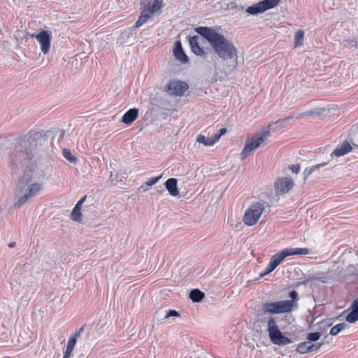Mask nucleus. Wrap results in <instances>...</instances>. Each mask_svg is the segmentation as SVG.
Returning a JSON list of instances; mask_svg holds the SVG:
<instances>
[{"mask_svg":"<svg viewBox=\"0 0 358 358\" xmlns=\"http://www.w3.org/2000/svg\"><path fill=\"white\" fill-rule=\"evenodd\" d=\"M37 146L36 138L34 136H24L17 141L14 150L12 152L10 161L13 169L24 171V176L18 182L15 196L17 201L16 207H20L29 199L36 196L42 189L43 183L34 181L32 171L34 152Z\"/></svg>","mask_w":358,"mask_h":358,"instance_id":"nucleus-1","label":"nucleus"},{"mask_svg":"<svg viewBox=\"0 0 358 358\" xmlns=\"http://www.w3.org/2000/svg\"><path fill=\"white\" fill-rule=\"evenodd\" d=\"M195 31L207 40L213 50L222 59H237V50L234 45L213 28L198 27L195 28Z\"/></svg>","mask_w":358,"mask_h":358,"instance_id":"nucleus-2","label":"nucleus"},{"mask_svg":"<svg viewBox=\"0 0 358 358\" xmlns=\"http://www.w3.org/2000/svg\"><path fill=\"white\" fill-rule=\"evenodd\" d=\"M269 136L270 128L268 126L262 128L259 132L255 134L250 139H248L241 153V160H245L250 156L253 151L257 149Z\"/></svg>","mask_w":358,"mask_h":358,"instance_id":"nucleus-3","label":"nucleus"},{"mask_svg":"<svg viewBox=\"0 0 358 358\" xmlns=\"http://www.w3.org/2000/svg\"><path fill=\"white\" fill-rule=\"evenodd\" d=\"M271 342L276 345L283 346L292 342V339L283 335L278 327L276 318L269 316L267 319V329Z\"/></svg>","mask_w":358,"mask_h":358,"instance_id":"nucleus-4","label":"nucleus"},{"mask_svg":"<svg viewBox=\"0 0 358 358\" xmlns=\"http://www.w3.org/2000/svg\"><path fill=\"white\" fill-rule=\"evenodd\" d=\"M297 303L289 300L278 301L275 302H265L262 304V311L264 314H282L292 312L296 308Z\"/></svg>","mask_w":358,"mask_h":358,"instance_id":"nucleus-5","label":"nucleus"},{"mask_svg":"<svg viewBox=\"0 0 358 358\" xmlns=\"http://www.w3.org/2000/svg\"><path fill=\"white\" fill-rule=\"evenodd\" d=\"M268 204L264 201L252 203L245 210L243 216V222L248 226L255 224L260 217V215L266 210Z\"/></svg>","mask_w":358,"mask_h":358,"instance_id":"nucleus-6","label":"nucleus"},{"mask_svg":"<svg viewBox=\"0 0 358 358\" xmlns=\"http://www.w3.org/2000/svg\"><path fill=\"white\" fill-rule=\"evenodd\" d=\"M310 249L306 248H285L278 253L273 255L270 259L269 264L275 268L285 257L290 255H308L310 254Z\"/></svg>","mask_w":358,"mask_h":358,"instance_id":"nucleus-7","label":"nucleus"},{"mask_svg":"<svg viewBox=\"0 0 358 358\" xmlns=\"http://www.w3.org/2000/svg\"><path fill=\"white\" fill-rule=\"evenodd\" d=\"M280 0H262L245 9V12L250 15H257L275 8Z\"/></svg>","mask_w":358,"mask_h":358,"instance_id":"nucleus-8","label":"nucleus"},{"mask_svg":"<svg viewBox=\"0 0 358 358\" xmlns=\"http://www.w3.org/2000/svg\"><path fill=\"white\" fill-rule=\"evenodd\" d=\"M188 88L189 85L185 82L171 80L166 85L165 91L171 96H182Z\"/></svg>","mask_w":358,"mask_h":358,"instance_id":"nucleus-9","label":"nucleus"},{"mask_svg":"<svg viewBox=\"0 0 358 358\" xmlns=\"http://www.w3.org/2000/svg\"><path fill=\"white\" fill-rule=\"evenodd\" d=\"M32 38H36L41 45V50L43 54H48L50 50L51 45V33L41 30L38 34H33L31 35Z\"/></svg>","mask_w":358,"mask_h":358,"instance_id":"nucleus-10","label":"nucleus"},{"mask_svg":"<svg viewBox=\"0 0 358 358\" xmlns=\"http://www.w3.org/2000/svg\"><path fill=\"white\" fill-rule=\"evenodd\" d=\"M294 186L293 180L288 177L278 179L275 182V189L277 194H284L287 193Z\"/></svg>","mask_w":358,"mask_h":358,"instance_id":"nucleus-11","label":"nucleus"},{"mask_svg":"<svg viewBox=\"0 0 358 358\" xmlns=\"http://www.w3.org/2000/svg\"><path fill=\"white\" fill-rule=\"evenodd\" d=\"M201 38L200 36L196 35L192 37H189V43L191 47L192 52L196 55L200 56L202 58L207 59V53L204 51L203 48L200 45V41Z\"/></svg>","mask_w":358,"mask_h":358,"instance_id":"nucleus-12","label":"nucleus"},{"mask_svg":"<svg viewBox=\"0 0 358 358\" xmlns=\"http://www.w3.org/2000/svg\"><path fill=\"white\" fill-rule=\"evenodd\" d=\"M141 5L143 9L149 12L156 13L163 7L162 0H141Z\"/></svg>","mask_w":358,"mask_h":358,"instance_id":"nucleus-13","label":"nucleus"},{"mask_svg":"<svg viewBox=\"0 0 358 358\" xmlns=\"http://www.w3.org/2000/svg\"><path fill=\"white\" fill-rule=\"evenodd\" d=\"M345 320L349 323L358 321V296L352 301L351 311L345 317Z\"/></svg>","mask_w":358,"mask_h":358,"instance_id":"nucleus-14","label":"nucleus"},{"mask_svg":"<svg viewBox=\"0 0 358 358\" xmlns=\"http://www.w3.org/2000/svg\"><path fill=\"white\" fill-rule=\"evenodd\" d=\"M173 54L176 59L180 61L182 64H186L188 62V57L185 53L180 41H177L176 43Z\"/></svg>","mask_w":358,"mask_h":358,"instance_id":"nucleus-15","label":"nucleus"},{"mask_svg":"<svg viewBox=\"0 0 358 358\" xmlns=\"http://www.w3.org/2000/svg\"><path fill=\"white\" fill-rule=\"evenodd\" d=\"M352 150L350 144L348 141H343L341 144L338 145L336 149L333 151L332 155L336 157L343 156Z\"/></svg>","mask_w":358,"mask_h":358,"instance_id":"nucleus-16","label":"nucleus"},{"mask_svg":"<svg viewBox=\"0 0 358 358\" xmlns=\"http://www.w3.org/2000/svg\"><path fill=\"white\" fill-rule=\"evenodd\" d=\"M87 196H83L76 204L75 207L73 208L71 217L74 221H80L82 217L81 213V208L82 205L84 203V201L86 199Z\"/></svg>","mask_w":358,"mask_h":358,"instance_id":"nucleus-17","label":"nucleus"},{"mask_svg":"<svg viewBox=\"0 0 358 358\" xmlns=\"http://www.w3.org/2000/svg\"><path fill=\"white\" fill-rule=\"evenodd\" d=\"M177 179L174 178H169L164 183L165 187L166 188L169 193L173 196H177L179 194V192L177 187Z\"/></svg>","mask_w":358,"mask_h":358,"instance_id":"nucleus-18","label":"nucleus"},{"mask_svg":"<svg viewBox=\"0 0 358 358\" xmlns=\"http://www.w3.org/2000/svg\"><path fill=\"white\" fill-rule=\"evenodd\" d=\"M138 110L137 108H131L127 110L122 118V122L126 124H131L138 117Z\"/></svg>","mask_w":358,"mask_h":358,"instance_id":"nucleus-19","label":"nucleus"},{"mask_svg":"<svg viewBox=\"0 0 358 358\" xmlns=\"http://www.w3.org/2000/svg\"><path fill=\"white\" fill-rule=\"evenodd\" d=\"M155 13L149 12L145 10H142L140 14V16L136 23L134 24V28H139L141 26H143L144 24H145L149 19L151 17L152 15Z\"/></svg>","mask_w":358,"mask_h":358,"instance_id":"nucleus-20","label":"nucleus"},{"mask_svg":"<svg viewBox=\"0 0 358 358\" xmlns=\"http://www.w3.org/2000/svg\"><path fill=\"white\" fill-rule=\"evenodd\" d=\"M205 294L203 292L199 290V289H194L190 291L189 297V299L195 303H198L201 301V300L204 298Z\"/></svg>","mask_w":358,"mask_h":358,"instance_id":"nucleus-21","label":"nucleus"},{"mask_svg":"<svg viewBox=\"0 0 358 358\" xmlns=\"http://www.w3.org/2000/svg\"><path fill=\"white\" fill-rule=\"evenodd\" d=\"M76 341L74 336H70L63 358H69L76 345Z\"/></svg>","mask_w":358,"mask_h":358,"instance_id":"nucleus-22","label":"nucleus"},{"mask_svg":"<svg viewBox=\"0 0 358 358\" xmlns=\"http://www.w3.org/2000/svg\"><path fill=\"white\" fill-rule=\"evenodd\" d=\"M349 136L352 144L356 147H358V124L353 125L351 127Z\"/></svg>","mask_w":358,"mask_h":358,"instance_id":"nucleus-23","label":"nucleus"},{"mask_svg":"<svg viewBox=\"0 0 358 358\" xmlns=\"http://www.w3.org/2000/svg\"><path fill=\"white\" fill-rule=\"evenodd\" d=\"M310 341H305L300 343L296 348V350L300 354H306L308 352H310Z\"/></svg>","mask_w":358,"mask_h":358,"instance_id":"nucleus-24","label":"nucleus"},{"mask_svg":"<svg viewBox=\"0 0 358 358\" xmlns=\"http://www.w3.org/2000/svg\"><path fill=\"white\" fill-rule=\"evenodd\" d=\"M327 164V162L320 163L316 165L307 167L303 171V174L305 177L309 176L313 172L315 171L316 170L320 169V168H322L325 166Z\"/></svg>","mask_w":358,"mask_h":358,"instance_id":"nucleus-25","label":"nucleus"},{"mask_svg":"<svg viewBox=\"0 0 358 358\" xmlns=\"http://www.w3.org/2000/svg\"><path fill=\"white\" fill-rule=\"evenodd\" d=\"M196 141L203 144L206 146H212L215 144V141L212 140L211 138H206L202 134H199L196 138Z\"/></svg>","mask_w":358,"mask_h":358,"instance_id":"nucleus-26","label":"nucleus"},{"mask_svg":"<svg viewBox=\"0 0 358 358\" xmlns=\"http://www.w3.org/2000/svg\"><path fill=\"white\" fill-rule=\"evenodd\" d=\"M161 178H162V176H159L151 178L150 180L145 182V183L144 185H141L138 188V190L139 191H141V190H143V191L148 190V187H150V186L155 185V183H157L160 180Z\"/></svg>","mask_w":358,"mask_h":358,"instance_id":"nucleus-27","label":"nucleus"},{"mask_svg":"<svg viewBox=\"0 0 358 358\" xmlns=\"http://www.w3.org/2000/svg\"><path fill=\"white\" fill-rule=\"evenodd\" d=\"M64 157L71 163L75 164L77 162V158L72 155L70 150L64 148L62 150Z\"/></svg>","mask_w":358,"mask_h":358,"instance_id":"nucleus-28","label":"nucleus"},{"mask_svg":"<svg viewBox=\"0 0 358 358\" xmlns=\"http://www.w3.org/2000/svg\"><path fill=\"white\" fill-rule=\"evenodd\" d=\"M345 327V323H341L334 326L331 329L329 334L332 336L337 335L339 332H341Z\"/></svg>","mask_w":358,"mask_h":358,"instance_id":"nucleus-29","label":"nucleus"},{"mask_svg":"<svg viewBox=\"0 0 358 358\" xmlns=\"http://www.w3.org/2000/svg\"><path fill=\"white\" fill-rule=\"evenodd\" d=\"M303 38H304V32L302 30H299L294 36L295 45L296 46L301 45Z\"/></svg>","mask_w":358,"mask_h":358,"instance_id":"nucleus-30","label":"nucleus"},{"mask_svg":"<svg viewBox=\"0 0 358 358\" xmlns=\"http://www.w3.org/2000/svg\"><path fill=\"white\" fill-rule=\"evenodd\" d=\"M322 113V110L320 108L311 110L310 111L305 112L299 115V117L302 116H314V115H320Z\"/></svg>","mask_w":358,"mask_h":358,"instance_id":"nucleus-31","label":"nucleus"},{"mask_svg":"<svg viewBox=\"0 0 358 358\" xmlns=\"http://www.w3.org/2000/svg\"><path fill=\"white\" fill-rule=\"evenodd\" d=\"M320 336H321V334L320 332L310 333V334H308V335H307V339H308V341H310V342L317 341L320 339Z\"/></svg>","mask_w":358,"mask_h":358,"instance_id":"nucleus-32","label":"nucleus"},{"mask_svg":"<svg viewBox=\"0 0 358 358\" xmlns=\"http://www.w3.org/2000/svg\"><path fill=\"white\" fill-rule=\"evenodd\" d=\"M323 342H321V343H312L310 342V352H315V351H317L318 350L320 347L323 345Z\"/></svg>","mask_w":358,"mask_h":358,"instance_id":"nucleus-33","label":"nucleus"},{"mask_svg":"<svg viewBox=\"0 0 358 358\" xmlns=\"http://www.w3.org/2000/svg\"><path fill=\"white\" fill-rule=\"evenodd\" d=\"M179 316V313L175 310H169L166 315H165V318H167V317H178Z\"/></svg>","mask_w":358,"mask_h":358,"instance_id":"nucleus-34","label":"nucleus"},{"mask_svg":"<svg viewBox=\"0 0 358 358\" xmlns=\"http://www.w3.org/2000/svg\"><path fill=\"white\" fill-rule=\"evenodd\" d=\"M289 296L291 298L290 301H294V300L298 299V293L295 290H292L289 293Z\"/></svg>","mask_w":358,"mask_h":358,"instance_id":"nucleus-35","label":"nucleus"},{"mask_svg":"<svg viewBox=\"0 0 358 358\" xmlns=\"http://www.w3.org/2000/svg\"><path fill=\"white\" fill-rule=\"evenodd\" d=\"M84 329H85V326L81 327L80 329L76 330L75 331V333L73 335H71V336H74L75 339L76 341L77 337H78L82 334V332L84 331Z\"/></svg>","mask_w":358,"mask_h":358,"instance_id":"nucleus-36","label":"nucleus"},{"mask_svg":"<svg viewBox=\"0 0 358 358\" xmlns=\"http://www.w3.org/2000/svg\"><path fill=\"white\" fill-rule=\"evenodd\" d=\"M289 169L295 173H298L300 171V166L299 164H294L289 166Z\"/></svg>","mask_w":358,"mask_h":358,"instance_id":"nucleus-37","label":"nucleus"},{"mask_svg":"<svg viewBox=\"0 0 358 358\" xmlns=\"http://www.w3.org/2000/svg\"><path fill=\"white\" fill-rule=\"evenodd\" d=\"M348 45L351 47L357 48H358V41H349Z\"/></svg>","mask_w":358,"mask_h":358,"instance_id":"nucleus-38","label":"nucleus"},{"mask_svg":"<svg viewBox=\"0 0 358 358\" xmlns=\"http://www.w3.org/2000/svg\"><path fill=\"white\" fill-rule=\"evenodd\" d=\"M222 136L217 133V134H215L213 137H212V140L213 141H215V143Z\"/></svg>","mask_w":358,"mask_h":358,"instance_id":"nucleus-39","label":"nucleus"},{"mask_svg":"<svg viewBox=\"0 0 358 358\" xmlns=\"http://www.w3.org/2000/svg\"><path fill=\"white\" fill-rule=\"evenodd\" d=\"M293 117L292 116H289V117H286L285 118H284L283 120H278L275 124H278L279 122H286L287 121H289V120L292 119Z\"/></svg>","mask_w":358,"mask_h":358,"instance_id":"nucleus-40","label":"nucleus"},{"mask_svg":"<svg viewBox=\"0 0 358 358\" xmlns=\"http://www.w3.org/2000/svg\"><path fill=\"white\" fill-rule=\"evenodd\" d=\"M226 132H227V129H225V128H222V129H220L219 130V132H218V133H219L221 136H222V135H224Z\"/></svg>","mask_w":358,"mask_h":358,"instance_id":"nucleus-41","label":"nucleus"},{"mask_svg":"<svg viewBox=\"0 0 358 358\" xmlns=\"http://www.w3.org/2000/svg\"><path fill=\"white\" fill-rule=\"evenodd\" d=\"M266 268L268 269V272H272L275 269L269 263Z\"/></svg>","mask_w":358,"mask_h":358,"instance_id":"nucleus-42","label":"nucleus"},{"mask_svg":"<svg viewBox=\"0 0 358 358\" xmlns=\"http://www.w3.org/2000/svg\"><path fill=\"white\" fill-rule=\"evenodd\" d=\"M271 272H268V269L265 268V270L260 273V276H264L268 273H270Z\"/></svg>","mask_w":358,"mask_h":358,"instance_id":"nucleus-43","label":"nucleus"},{"mask_svg":"<svg viewBox=\"0 0 358 358\" xmlns=\"http://www.w3.org/2000/svg\"><path fill=\"white\" fill-rule=\"evenodd\" d=\"M15 245H16L15 242H11L8 244V247L10 248H13L15 246Z\"/></svg>","mask_w":358,"mask_h":358,"instance_id":"nucleus-44","label":"nucleus"},{"mask_svg":"<svg viewBox=\"0 0 358 358\" xmlns=\"http://www.w3.org/2000/svg\"><path fill=\"white\" fill-rule=\"evenodd\" d=\"M350 268H355V266H350Z\"/></svg>","mask_w":358,"mask_h":358,"instance_id":"nucleus-45","label":"nucleus"},{"mask_svg":"<svg viewBox=\"0 0 358 358\" xmlns=\"http://www.w3.org/2000/svg\"><path fill=\"white\" fill-rule=\"evenodd\" d=\"M355 275H358V272L355 271Z\"/></svg>","mask_w":358,"mask_h":358,"instance_id":"nucleus-46","label":"nucleus"}]
</instances>
